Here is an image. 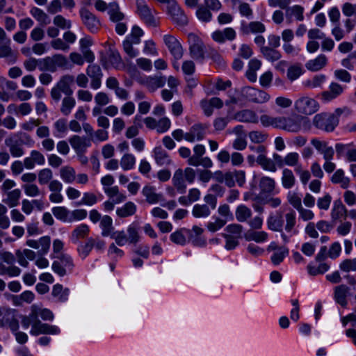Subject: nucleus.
I'll list each match as a JSON object with an SVG mask.
<instances>
[{
	"label": "nucleus",
	"mask_w": 356,
	"mask_h": 356,
	"mask_svg": "<svg viewBox=\"0 0 356 356\" xmlns=\"http://www.w3.org/2000/svg\"><path fill=\"white\" fill-rule=\"evenodd\" d=\"M189 52L191 58L196 60L202 61L204 59V45L202 40L195 33L188 35Z\"/></svg>",
	"instance_id": "obj_6"
},
{
	"label": "nucleus",
	"mask_w": 356,
	"mask_h": 356,
	"mask_svg": "<svg viewBox=\"0 0 356 356\" xmlns=\"http://www.w3.org/2000/svg\"><path fill=\"white\" fill-rule=\"evenodd\" d=\"M341 108H337L333 113H323L317 114L313 119L314 125L321 130L327 132L334 131L339 124V118L342 114Z\"/></svg>",
	"instance_id": "obj_2"
},
{
	"label": "nucleus",
	"mask_w": 356,
	"mask_h": 356,
	"mask_svg": "<svg viewBox=\"0 0 356 356\" xmlns=\"http://www.w3.org/2000/svg\"><path fill=\"white\" fill-rule=\"evenodd\" d=\"M331 181L334 184H339L343 188H347L350 184V179L344 176L341 169L337 170L332 176Z\"/></svg>",
	"instance_id": "obj_43"
},
{
	"label": "nucleus",
	"mask_w": 356,
	"mask_h": 356,
	"mask_svg": "<svg viewBox=\"0 0 356 356\" xmlns=\"http://www.w3.org/2000/svg\"><path fill=\"white\" fill-rule=\"evenodd\" d=\"M89 232V226L86 224H81L72 231L70 238L72 242L77 243L79 239L87 237Z\"/></svg>",
	"instance_id": "obj_31"
},
{
	"label": "nucleus",
	"mask_w": 356,
	"mask_h": 356,
	"mask_svg": "<svg viewBox=\"0 0 356 356\" xmlns=\"http://www.w3.org/2000/svg\"><path fill=\"white\" fill-rule=\"evenodd\" d=\"M206 124H195L193 125L188 132L185 134V140L193 143L195 140H202L205 137L206 129H207Z\"/></svg>",
	"instance_id": "obj_15"
},
{
	"label": "nucleus",
	"mask_w": 356,
	"mask_h": 356,
	"mask_svg": "<svg viewBox=\"0 0 356 356\" xmlns=\"http://www.w3.org/2000/svg\"><path fill=\"white\" fill-rule=\"evenodd\" d=\"M211 209L207 204H195L193 207L192 214L195 218H207L211 215Z\"/></svg>",
	"instance_id": "obj_41"
},
{
	"label": "nucleus",
	"mask_w": 356,
	"mask_h": 356,
	"mask_svg": "<svg viewBox=\"0 0 356 356\" xmlns=\"http://www.w3.org/2000/svg\"><path fill=\"white\" fill-rule=\"evenodd\" d=\"M234 118L240 122H258V117L256 113L250 109H245L237 112L234 115Z\"/></svg>",
	"instance_id": "obj_27"
},
{
	"label": "nucleus",
	"mask_w": 356,
	"mask_h": 356,
	"mask_svg": "<svg viewBox=\"0 0 356 356\" xmlns=\"http://www.w3.org/2000/svg\"><path fill=\"white\" fill-rule=\"evenodd\" d=\"M184 232L188 235V240L194 245L202 247L207 243L206 239L202 236L204 229L197 225H194L191 229H184Z\"/></svg>",
	"instance_id": "obj_14"
},
{
	"label": "nucleus",
	"mask_w": 356,
	"mask_h": 356,
	"mask_svg": "<svg viewBox=\"0 0 356 356\" xmlns=\"http://www.w3.org/2000/svg\"><path fill=\"white\" fill-rule=\"evenodd\" d=\"M259 186L262 193L271 194L275 188V181L271 177L264 176L259 180Z\"/></svg>",
	"instance_id": "obj_32"
},
{
	"label": "nucleus",
	"mask_w": 356,
	"mask_h": 356,
	"mask_svg": "<svg viewBox=\"0 0 356 356\" xmlns=\"http://www.w3.org/2000/svg\"><path fill=\"white\" fill-rule=\"evenodd\" d=\"M54 127L55 129V136H63L67 131V120L63 118L58 119L54 122Z\"/></svg>",
	"instance_id": "obj_58"
},
{
	"label": "nucleus",
	"mask_w": 356,
	"mask_h": 356,
	"mask_svg": "<svg viewBox=\"0 0 356 356\" xmlns=\"http://www.w3.org/2000/svg\"><path fill=\"white\" fill-rule=\"evenodd\" d=\"M108 14L110 15L111 20L115 22L122 20L124 17V14L120 12L118 4L115 2L110 4Z\"/></svg>",
	"instance_id": "obj_52"
},
{
	"label": "nucleus",
	"mask_w": 356,
	"mask_h": 356,
	"mask_svg": "<svg viewBox=\"0 0 356 356\" xmlns=\"http://www.w3.org/2000/svg\"><path fill=\"white\" fill-rule=\"evenodd\" d=\"M172 183L176 189L181 193L185 192L186 185L185 183V177L184 170L181 168L177 169L172 177Z\"/></svg>",
	"instance_id": "obj_29"
},
{
	"label": "nucleus",
	"mask_w": 356,
	"mask_h": 356,
	"mask_svg": "<svg viewBox=\"0 0 356 356\" xmlns=\"http://www.w3.org/2000/svg\"><path fill=\"white\" fill-rule=\"evenodd\" d=\"M268 227L275 232H282L283 222L280 217L270 216L267 220Z\"/></svg>",
	"instance_id": "obj_60"
},
{
	"label": "nucleus",
	"mask_w": 356,
	"mask_h": 356,
	"mask_svg": "<svg viewBox=\"0 0 356 356\" xmlns=\"http://www.w3.org/2000/svg\"><path fill=\"white\" fill-rule=\"evenodd\" d=\"M343 90L344 88L339 83L332 82L329 86L328 90L321 93V99L324 102H330L341 95Z\"/></svg>",
	"instance_id": "obj_17"
},
{
	"label": "nucleus",
	"mask_w": 356,
	"mask_h": 356,
	"mask_svg": "<svg viewBox=\"0 0 356 356\" xmlns=\"http://www.w3.org/2000/svg\"><path fill=\"white\" fill-rule=\"evenodd\" d=\"M21 194V191L19 188L8 191L6 193V198L3 200V202L10 207H15L19 204Z\"/></svg>",
	"instance_id": "obj_37"
},
{
	"label": "nucleus",
	"mask_w": 356,
	"mask_h": 356,
	"mask_svg": "<svg viewBox=\"0 0 356 356\" xmlns=\"http://www.w3.org/2000/svg\"><path fill=\"white\" fill-rule=\"evenodd\" d=\"M74 81V77L72 75L65 74L60 78L55 86L63 90V93L65 95H72L73 90L71 88V85Z\"/></svg>",
	"instance_id": "obj_23"
},
{
	"label": "nucleus",
	"mask_w": 356,
	"mask_h": 356,
	"mask_svg": "<svg viewBox=\"0 0 356 356\" xmlns=\"http://www.w3.org/2000/svg\"><path fill=\"white\" fill-rule=\"evenodd\" d=\"M108 61L116 69H119L124 65L121 56L116 50H109Z\"/></svg>",
	"instance_id": "obj_53"
},
{
	"label": "nucleus",
	"mask_w": 356,
	"mask_h": 356,
	"mask_svg": "<svg viewBox=\"0 0 356 356\" xmlns=\"http://www.w3.org/2000/svg\"><path fill=\"white\" fill-rule=\"evenodd\" d=\"M236 38V32L232 27L217 30L212 33L211 38L218 43H225L227 40L233 41Z\"/></svg>",
	"instance_id": "obj_16"
},
{
	"label": "nucleus",
	"mask_w": 356,
	"mask_h": 356,
	"mask_svg": "<svg viewBox=\"0 0 356 356\" xmlns=\"http://www.w3.org/2000/svg\"><path fill=\"white\" fill-rule=\"evenodd\" d=\"M69 142L76 153L86 152L87 148L91 145L89 139L78 135L72 136Z\"/></svg>",
	"instance_id": "obj_19"
},
{
	"label": "nucleus",
	"mask_w": 356,
	"mask_h": 356,
	"mask_svg": "<svg viewBox=\"0 0 356 356\" xmlns=\"http://www.w3.org/2000/svg\"><path fill=\"white\" fill-rule=\"evenodd\" d=\"M40 71L55 72L58 68L67 69L69 62L65 56L56 54L40 59Z\"/></svg>",
	"instance_id": "obj_3"
},
{
	"label": "nucleus",
	"mask_w": 356,
	"mask_h": 356,
	"mask_svg": "<svg viewBox=\"0 0 356 356\" xmlns=\"http://www.w3.org/2000/svg\"><path fill=\"white\" fill-rule=\"evenodd\" d=\"M104 190L107 196L116 204L123 202L127 199V196L120 192L117 186L104 188Z\"/></svg>",
	"instance_id": "obj_30"
},
{
	"label": "nucleus",
	"mask_w": 356,
	"mask_h": 356,
	"mask_svg": "<svg viewBox=\"0 0 356 356\" xmlns=\"http://www.w3.org/2000/svg\"><path fill=\"white\" fill-rule=\"evenodd\" d=\"M289 254L288 248L280 247L271 257V261L275 265L280 264Z\"/></svg>",
	"instance_id": "obj_57"
},
{
	"label": "nucleus",
	"mask_w": 356,
	"mask_h": 356,
	"mask_svg": "<svg viewBox=\"0 0 356 356\" xmlns=\"http://www.w3.org/2000/svg\"><path fill=\"white\" fill-rule=\"evenodd\" d=\"M304 8L300 5H295L286 10V15L294 17L298 21L304 20Z\"/></svg>",
	"instance_id": "obj_59"
},
{
	"label": "nucleus",
	"mask_w": 356,
	"mask_h": 356,
	"mask_svg": "<svg viewBox=\"0 0 356 356\" xmlns=\"http://www.w3.org/2000/svg\"><path fill=\"white\" fill-rule=\"evenodd\" d=\"M52 213L58 219L65 222H71L70 211L65 207L52 208Z\"/></svg>",
	"instance_id": "obj_38"
},
{
	"label": "nucleus",
	"mask_w": 356,
	"mask_h": 356,
	"mask_svg": "<svg viewBox=\"0 0 356 356\" xmlns=\"http://www.w3.org/2000/svg\"><path fill=\"white\" fill-rule=\"evenodd\" d=\"M142 193L145 197L146 202L150 204H156L163 200V195L156 193L154 186H145L143 188Z\"/></svg>",
	"instance_id": "obj_21"
},
{
	"label": "nucleus",
	"mask_w": 356,
	"mask_h": 356,
	"mask_svg": "<svg viewBox=\"0 0 356 356\" xmlns=\"http://www.w3.org/2000/svg\"><path fill=\"white\" fill-rule=\"evenodd\" d=\"M261 53L266 60L270 62L277 61L281 58L282 56L279 51L270 47H263L261 49Z\"/></svg>",
	"instance_id": "obj_47"
},
{
	"label": "nucleus",
	"mask_w": 356,
	"mask_h": 356,
	"mask_svg": "<svg viewBox=\"0 0 356 356\" xmlns=\"http://www.w3.org/2000/svg\"><path fill=\"white\" fill-rule=\"evenodd\" d=\"M339 268L346 273L356 271V258L344 259L340 263Z\"/></svg>",
	"instance_id": "obj_62"
},
{
	"label": "nucleus",
	"mask_w": 356,
	"mask_h": 356,
	"mask_svg": "<svg viewBox=\"0 0 356 356\" xmlns=\"http://www.w3.org/2000/svg\"><path fill=\"white\" fill-rule=\"evenodd\" d=\"M311 144L323 155L324 160L333 159L334 154V149L332 146H329L327 141L321 140L315 138L311 140Z\"/></svg>",
	"instance_id": "obj_13"
},
{
	"label": "nucleus",
	"mask_w": 356,
	"mask_h": 356,
	"mask_svg": "<svg viewBox=\"0 0 356 356\" xmlns=\"http://www.w3.org/2000/svg\"><path fill=\"white\" fill-rule=\"evenodd\" d=\"M136 6L137 13L147 26L156 27L159 25V17L153 8L148 6L143 0H137Z\"/></svg>",
	"instance_id": "obj_4"
},
{
	"label": "nucleus",
	"mask_w": 356,
	"mask_h": 356,
	"mask_svg": "<svg viewBox=\"0 0 356 356\" xmlns=\"http://www.w3.org/2000/svg\"><path fill=\"white\" fill-rule=\"evenodd\" d=\"M136 164L135 156L129 153L124 154L120 159V165L124 170H129L134 168Z\"/></svg>",
	"instance_id": "obj_50"
},
{
	"label": "nucleus",
	"mask_w": 356,
	"mask_h": 356,
	"mask_svg": "<svg viewBox=\"0 0 356 356\" xmlns=\"http://www.w3.org/2000/svg\"><path fill=\"white\" fill-rule=\"evenodd\" d=\"M327 63V58L324 54H320L316 58L308 60L305 67L311 72H317L323 69Z\"/></svg>",
	"instance_id": "obj_22"
},
{
	"label": "nucleus",
	"mask_w": 356,
	"mask_h": 356,
	"mask_svg": "<svg viewBox=\"0 0 356 356\" xmlns=\"http://www.w3.org/2000/svg\"><path fill=\"white\" fill-rule=\"evenodd\" d=\"M163 41L175 60H180L184 54V50L179 40L171 35H165Z\"/></svg>",
	"instance_id": "obj_10"
},
{
	"label": "nucleus",
	"mask_w": 356,
	"mask_h": 356,
	"mask_svg": "<svg viewBox=\"0 0 356 356\" xmlns=\"http://www.w3.org/2000/svg\"><path fill=\"white\" fill-rule=\"evenodd\" d=\"M38 177L39 184L40 185H45L53 180V172L49 168H44L38 172Z\"/></svg>",
	"instance_id": "obj_55"
},
{
	"label": "nucleus",
	"mask_w": 356,
	"mask_h": 356,
	"mask_svg": "<svg viewBox=\"0 0 356 356\" xmlns=\"http://www.w3.org/2000/svg\"><path fill=\"white\" fill-rule=\"evenodd\" d=\"M21 323L24 329L31 326L30 334L33 336H38L40 334L56 335L60 332L58 326L42 323L39 319V316L35 309V305L31 306V311L29 315L21 316Z\"/></svg>",
	"instance_id": "obj_1"
},
{
	"label": "nucleus",
	"mask_w": 356,
	"mask_h": 356,
	"mask_svg": "<svg viewBox=\"0 0 356 356\" xmlns=\"http://www.w3.org/2000/svg\"><path fill=\"white\" fill-rule=\"evenodd\" d=\"M100 227L102 228V235L104 237L111 236L113 233L114 227L113 226V220L109 216H104L100 220Z\"/></svg>",
	"instance_id": "obj_34"
},
{
	"label": "nucleus",
	"mask_w": 356,
	"mask_h": 356,
	"mask_svg": "<svg viewBox=\"0 0 356 356\" xmlns=\"http://www.w3.org/2000/svg\"><path fill=\"white\" fill-rule=\"evenodd\" d=\"M31 15L41 24L47 25L50 23V19L42 9L33 7L30 10Z\"/></svg>",
	"instance_id": "obj_46"
},
{
	"label": "nucleus",
	"mask_w": 356,
	"mask_h": 356,
	"mask_svg": "<svg viewBox=\"0 0 356 356\" xmlns=\"http://www.w3.org/2000/svg\"><path fill=\"white\" fill-rule=\"evenodd\" d=\"M153 156L159 165H168L172 161L168 152L161 146L156 147L153 150Z\"/></svg>",
	"instance_id": "obj_24"
},
{
	"label": "nucleus",
	"mask_w": 356,
	"mask_h": 356,
	"mask_svg": "<svg viewBox=\"0 0 356 356\" xmlns=\"http://www.w3.org/2000/svg\"><path fill=\"white\" fill-rule=\"evenodd\" d=\"M167 9L172 20L176 24L180 26H184L188 23L186 15L175 1L169 2V6H167Z\"/></svg>",
	"instance_id": "obj_11"
},
{
	"label": "nucleus",
	"mask_w": 356,
	"mask_h": 356,
	"mask_svg": "<svg viewBox=\"0 0 356 356\" xmlns=\"http://www.w3.org/2000/svg\"><path fill=\"white\" fill-rule=\"evenodd\" d=\"M256 161L265 170L273 172H275L277 170L275 163L273 159L268 158L266 155L257 156Z\"/></svg>",
	"instance_id": "obj_42"
},
{
	"label": "nucleus",
	"mask_w": 356,
	"mask_h": 356,
	"mask_svg": "<svg viewBox=\"0 0 356 356\" xmlns=\"http://www.w3.org/2000/svg\"><path fill=\"white\" fill-rule=\"evenodd\" d=\"M127 239L129 243L136 244L139 242L140 236L138 232V227L136 225H130L127 227Z\"/></svg>",
	"instance_id": "obj_54"
},
{
	"label": "nucleus",
	"mask_w": 356,
	"mask_h": 356,
	"mask_svg": "<svg viewBox=\"0 0 356 356\" xmlns=\"http://www.w3.org/2000/svg\"><path fill=\"white\" fill-rule=\"evenodd\" d=\"M94 239L92 238H88L85 243L81 244L79 246L78 252L79 254L83 259L86 258L94 248Z\"/></svg>",
	"instance_id": "obj_56"
},
{
	"label": "nucleus",
	"mask_w": 356,
	"mask_h": 356,
	"mask_svg": "<svg viewBox=\"0 0 356 356\" xmlns=\"http://www.w3.org/2000/svg\"><path fill=\"white\" fill-rule=\"evenodd\" d=\"M60 176L64 182L72 183L76 179V172L72 167L66 165L60 169Z\"/></svg>",
	"instance_id": "obj_40"
},
{
	"label": "nucleus",
	"mask_w": 356,
	"mask_h": 356,
	"mask_svg": "<svg viewBox=\"0 0 356 356\" xmlns=\"http://www.w3.org/2000/svg\"><path fill=\"white\" fill-rule=\"evenodd\" d=\"M242 95L248 101L258 104L266 102L270 99V96L266 92L250 86L242 89Z\"/></svg>",
	"instance_id": "obj_9"
},
{
	"label": "nucleus",
	"mask_w": 356,
	"mask_h": 356,
	"mask_svg": "<svg viewBox=\"0 0 356 356\" xmlns=\"http://www.w3.org/2000/svg\"><path fill=\"white\" fill-rule=\"evenodd\" d=\"M348 292L349 288L345 284H341L334 288V299L342 307L347 305L346 298Z\"/></svg>",
	"instance_id": "obj_28"
},
{
	"label": "nucleus",
	"mask_w": 356,
	"mask_h": 356,
	"mask_svg": "<svg viewBox=\"0 0 356 356\" xmlns=\"http://www.w3.org/2000/svg\"><path fill=\"white\" fill-rule=\"evenodd\" d=\"M165 81V77L163 76H149L145 79L144 84L150 92H154L158 88L163 87Z\"/></svg>",
	"instance_id": "obj_25"
},
{
	"label": "nucleus",
	"mask_w": 356,
	"mask_h": 356,
	"mask_svg": "<svg viewBox=\"0 0 356 356\" xmlns=\"http://www.w3.org/2000/svg\"><path fill=\"white\" fill-rule=\"evenodd\" d=\"M53 23L57 28H60L61 29H69L72 26L71 21L65 19L61 15H56L54 17Z\"/></svg>",
	"instance_id": "obj_61"
},
{
	"label": "nucleus",
	"mask_w": 356,
	"mask_h": 356,
	"mask_svg": "<svg viewBox=\"0 0 356 356\" xmlns=\"http://www.w3.org/2000/svg\"><path fill=\"white\" fill-rule=\"evenodd\" d=\"M296 184V177L291 170L284 168L282 173V184L284 188L289 189Z\"/></svg>",
	"instance_id": "obj_36"
},
{
	"label": "nucleus",
	"mask_w": 356,
	"mask_h": 356,
	"mask_svg": "<svg viewBox=\"0 0 356 356\" xmlns=\"http://www.w3.org/2000/svg\"><path fill=\"white\" fill-rule=\"evenodd\" d=\"M285 230L287 232H291L296 225V213L293 211H290L285 214Z\"/></svg>",
	"instance_id": "obj_63"
},
{
	"label": "nucleus",
	"mask_w": 356,
	"mask_h": 356,
	"mask_svg": "<svg viewBox=\"0 0 356 356\" xmlns=\"http://www.w3.org/2000/svg\"><path fill=\"white\" fill-rule=\"evenodd\" d=\"M236 218L238 222H245L252 216L250 209L243 204L237 207L235 212Z\"/></svg>",
	"instance_id": "obj_48"
},
{
	"label": "nucleus",
	"mask_w": 356,
	"mask_h": 356,
	"mask_svg": "<svg viewBox=\"0 0 356 356\" xmlns=\"http://www.w3.org/2000/svg\"><path fill=\"white\" fill-rule=\"evenodd\" d=\"M10 39H8L6 41L0 43V58H7L10 60H15L16 56L15 52L10 47Z\"/></svg>",
	"instance_id": "obj_44"
},
{
	"label": "nucleus",
	"mask_w": 356,
	"mask_h": 356,
	"mask_svg": "<svg viewBox=\"0 0 356 356\" xmlns=\"http://www.w3.org/2000/svg\"><path fill=\"white\" fill-rule=\"evenodd\" d=\"M326 81L325 74H316L303 83L305 87L310 89L322 88Z\"/></svg>",
	"instance_id": "obj_35"
},
{
	"label": "nucleus",
	"mask_w": 356,
	"mask_h": 356,
	"mask_svg": "<svg viewBox=\"0 0 356 356\" xmlns=\"http://www.w3.org/2000/svg\"><path fill=\"white\" fill-rule=\"evenodd\" d=\"M57 260L52 264V270L60 277L71 273L74 267L72 258L66 254H60L56 257Z\"/></svg>",
	"instance_id": "obj_5"
},
{
	"label": "nucleus",
	"mask_w": 356,
	"mask_h": 356,
	"mask_svg": "<svg viewBox=\"0 0 356 356\" xmlns=\"http://www.w3.org/2000/svg\"><path fill=\"white\" fill-rule=\"evenodd\" d=\"M40 250L38 251V255L42 256L46 254L50 248L51 238L49 236H43L38 240Z\"/></svg>",
	"instance_id": "obj_64"
},
{
	"label": "nucleus",
	"mask_w": 356,
	"mask_h": 356,
	"mask_svg": "<svg viewBox=\"0 0 356 356\" xmlns=\"http://www.w3.org/2000/svg\"><path fill=\"white\" fill-rule=\"evenodd\" d=\"M304 120L305 118L300 115L285 117L283 130L292 133L299 132L302 129V121Z\"/></svg>",
	"instance_id": "obj_20"
},
{
	"label": "nucleus",
	"mask_w": 356,
	"mask_h": 356,
	"mask_svg": "<svg viewBox=\"0 0 356 356\" xmlns=\"http://www.w3.org/2000/svg\"><path fill=\"white\" fill-rule=\"evenodd\" d=\"M86 74L91 79L90 87L94 90L99 89L102 86L103 74L101 67L97 64L88 66Z\"/></svg>",
	"instance_id": "obj_12"
},
{
	"label": "nucleus",
	"mask_w": 356,
	"mask_h": 356,
	"mask_svg": "<svg viewBox=\"0 0 356 356\" xmlns=\"http://www.w3.org/2000/svg\"><path fill=\"white\" fill-rule=\"evenodd\" d=\"M211 10L207 8L204 5L198 6L196 11V16L199 20L203 22H209L211 21L213 15L211 12Z\"/></svg>",
	"instance_id": "obj_49"
},
{
	"label": "nucleus",
	"mask_w": 356,
	"mask_h": 356,
	"mask_svg": "<svg viewBox=\"0 0 356 356\" xmlns=\"http://www.w3.org/2000/svg\"><path fill=\"white\" fill-rule=\"evenodd\" d=\"M70 290L67 288L63 289L61 284H57L54 286L51 294L54 297L57 298L60 302H65L67 300Z\"/></svg>",
	"instance_id": "obj_45"
},
{
	"label": "nucleus",
	"mask_w": 356,
	"mask_h": 356,
	"mask_svg": "<svg viewBox=\"0 0 356 356\" xmlns=\"http://www.w3.org/2000/svg\"><path fill=\"white\" fill-rule=\"evenodd\" d=\"M76 105V100L72 95H66L62 100L60 112L65 116L69 115Z\"/></svg>",
	"instance_id": "obj_39"
},
{
	"label": "nucleus",
	"mask_w": 356,
	"mask_h": 356,
	"mask_svg": "<svg viewBox=\"0 0 356 356\" xmlns=\"http://www.w3.org/2000/svg\"><path fill=\"white\" fill-rule=\"evenodd\" d=\"M266 31L265 25L260 22H251L246 23L241 22L240 31L243 35H248L250 33H261Z\"/></svg>",
	"instance_id": "obj_18"
},
{
	"label": "nucleus",
	"mask_w": 356,
	"mask_h": 356,
	"mask_svg": "<svg viewBox=\"0 0 356 356\" xmlns=\"http://www.w3.org/2000/svg\"><path fill=\"white\" fill-rule=\"evenodd\" d=\"M347 216V209L340 200H335L331 211V218L332 220L346 218Z\"/></svg>",
	"instance_id": "obj_26"
},
{
	"label": "nucleus",
	"mask_w": 356,
	"mask_h": 356,
	"mask_svg": "<svg viewBox=\"0 0 356 356\" xmlns=\"http://www.w3.org/2000/svg\"><path fill=\"white\" fill-rule=\"evenodd\" d=\"M245 238L248 241H254L257 243H261L267 240L268 234L264 231H248L245 234Z\"/></svg>",
	"instance_id": "obj_51"
},
{
	"label": "nucleus",
	"mask_w": 356,
	"mask_h": 356,
	"mask_svg": "<svg viewBox=\"0 0 356 356\" xmlns=\"http://www.w3.org/2000/svg\"><path fill=\"white\" fill-rule=\"evenodd\" d=\"M294 108L299 113L312 115L318 110V104L312 97L302 96L295 102Z\"/></svg>",
	"instance_id": "obj_7"
},
{
	"label": "nucleus",
	"mask_w": 356,
	"mask_h": 356,
	"mask_svg": "<svg viewBox=\"0 0 356 356\" xmlns=\"http://www.w3.org/2000/svg\"><path fill=\"white\" fill-rule=\"evenodd\" d=\"M80 17L83 24L86 26L87 29L92 33H97L101 24L99 19L88 9L82 8L79 10Z\"/></svg>",
	"instance_id": "obj_8"
},
{
	"label": "nucleus",
	"mask_w": 356,
	"mask_h": 356,
	"mask_svg": "<svg viewBox=\"0 0 356 356\" xmlns=\"http://www.w3.org/2000/svg\"><path fill=\"white\" fill-rule=\"evenodd\" d=\"M136 212V206L132 202L125 203L122 207L118 208L116 214L120 218H127L133 216Z\"/></svg>",
	"instance_id": "obj_33"
}]
</instances>
